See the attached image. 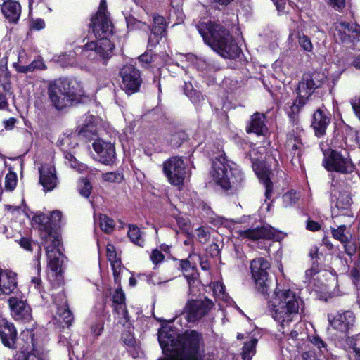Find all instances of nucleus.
Instances as JSON below:
<instances>
[{
	"mask_svg": "<svg viewBox=\"0 0 360 360\" xmlns=\"http://www.w3.org/2000/svg\"><path fill=\"white\" fill-rule=\"evenodd\" d=\"M91 27L95 34L96 41L87 42L85 45L76 49L74 52L59 56V61L63 65H72L76 63L75 53L80 52L84 58L94 59L98 56L103 60L108 59L115 48L108 39L112 31V25L107 11L106 0H101L98 11L92 18Z\"/></svg>",
	"mask_w": 360,
	"mask_h": 360,
	"instance_id": "f257e3e1",
	"label": "nucleus"
},
{
	"mask_svg": "<svg viewBox=\"0 0 360 360\" xmlns=\"http://www.w3.org/2000/svg\"><path fill=\"white\" fill-rule=\"evenodd\" d=\"M158 340L166 356L159 360H202L204 356L202 335L195 330H188L182 335L167 328L158 333Z\"/></svg>",
	"mask_w": 360,
	"mask_h": 360,
	"instance_id": "f03ea898",
	"label": "nucleus"
},
{
	"mask_svg": "<svg viewBox=\"0 0 360 360\" xmlns=\"http://www.w3.org/2000/svg\"><path fill=\"white\" fill-rule=\"evenodd\" d=\"M198 30L205 42L222 57L235 58L240 53V49L235 42L229 31L214 22L201 23Z\"/></svg>",
	"mask_w": 360,
	"mask_h": 360,
	"instance_id": "7ed1b4c3",
	"label": "nucleus"
},
{
	"mask_svg": "<svg viewBox=\"0 0 360 360\" xmlns=\"http://www.w3.org/2000/svg\"><path fill=\"white\" fill-rule=\"evenodd\" d=\"M271 302L272 316L278 323L279 330L285 333L288 331L286 329L290 324L297 319L303 302L300 297L290 290L276 292Z\"/></svg>",
	"mask_w": 360,
	"mask_h": 360,
	"instance_id": "20e7f679",
	"label": "nucleus"
},
{
	"mask_svg": "<svg viewBox=\"0 0 360 360\" xmlns=\"http://www.w3.org/2000/svg\"><path fill=\"white\" fill-rule=\"evenodd\" d=\"M48 95L54 107L63 110L78 103L84 91L76 80L59 79L49 83Z\"/></svg>",
	"mask_w": 360,
	"mask_h": 360,
	"instance_id": "39448f33",
	"label": "nucleus"
},
{
	"mask_svg": "<svg viewBox=\"0 0 360 360\" xmlns=\"http://www.w3.org/2000/svg\"><path fill=\"white\" fill-rule=\"evenodd\" d=\"M211 174L215 183L226 190L238 186L244 178L242 172L233 162L227 160L224 152L214 158Z\"/></svg>",
	"mask_w": 360,
	"mask_h": 360,
	"instance_id": "423d86ee",
	"label": "nucleus"
},
{
	"mask_svg": "<svg viewBox=\"0 0 360 360\" xmlns=\"http://www.w3.org/2000/svg\"><path fill=\"white\" fill-rule=\"evenodd\" d=\"M325 79L323 73H315L312 76L306 75L302 78L296 89L297 98L290 106V111L288 112L290 118L295 119V114L305 104L314 90L321 86Z\"/></svg>",
	"mask_w": 360,
	"mask_h": 360,
	"instance_id": "0eeeda50",
	"label": "nucleus"
},
{
	"mask_svg": "<svg viewBox=\"0 0 360 360\" xmlns=\"http://www.w3.org/2000/svg\"><path fill=\"white\" fill-rule=\"evenodd\" d=\"M61 219L62 212L58 210L52 212L49 217L39 214L32 218L34 224L38 225L41 239L46 243L51 241L53 247L60 245V240L55 228L59 224Z\"/></svg>",
	"mask_w": 360,
	"mask_h": 360,
	"instance_id": "6e6552de",
	"label": "nucleus"
},
{
	"mask_svg": "<svg viewBox=\"0 0 360 360\" xmlns=\"http://www.w3.org/2000/svg\"><path fill=\"white\" fill-rule=\"evenodd\" d=\"M249 147L251 149L247 154V157H249L255 174L265 186L266 197L269 198L272 191V183L269 179L270 172L266 167L262 155V150L263 151L264 149L263 148L261 149L256 148L255 145H250Z\"/></svg>",
	"mask_w": 360,
	"mask_h": 360,
	"instance_id": "1a4fd4ad",
	"label": "nucleus"
},
{
	"mask_svg": "<svg viewBox=\"0 0 360 360\" xmlns=\"http://www.w3.org/2000/svg\"><path fill=\"white\" fill-rule=\"evenodd\" d=\"M162 169L168 181L176 186H183L186 179L190 176L183 159L177 156L167 159L163 163Z\"/></svg>",
	"mask_w": 360,
	"mask_h": 360,
	"instance_id": "9d476101",
	"label": "nucleus"
},
{
	"mask_svg": "<svg viewBox=\"0 0 360 360\" xmlns=\"http://www.w3.org/2000/svg\"><path fill=\"white\" fill-rule=\"evenodd\" d=\"M323 164L327 170L342 174L351 173L354 169V165L347 153L342 154L334 150L325 153Z\"/></svg>",
	"mask_w": 360,
	"mask_h": 360,
	"instance_id": "9b49d317",
	"label": "nucleus"
},
{
	"mask_svg": "<svg viewBox=\"0 0 360 360\" xmlns=\"http://www.w3.org/2000/svg\"><path fill=\"white\" fill-rule=\"evenodd\" d=\"M122 88L127 94L136 92L141 86L142 79L139 71L133 65H124L120 70Z\"/></svg>",
	"mask_w": 360,
	"mask_h": 360,
	"instance_id": "f8f14e48",
	"label": "nucleus"
},
{
	"mask_svg": "<svg viewBox=\"0 0 360 360\" xmlns=\"http://www.w3.org/2000/svg\"><path fill=\"white\" fill-rule=\"evenodd\" d=\"M213 305L212 301L209 299L189 301L185 307L187 320L194 322L201 319L209 312Z\"/></svg>",
	"mask_w": 360,
	"mask_h": 360,
	"instance_id": "ddd939ff",
	"label": "nucleus"
},
{
	"mask_svg": "<svg viewBox=\"0 0 360 360\" xmlns=\"http://www.w3.org/2000/svg\"><path fill=\"white\" fill-rule=\"evenodd\" d=\"M238 235L243 239H248L252 241L259 240H270L276 236L274 229L269 225H263L261 226H251L248 229L239 230Z\"/></svg>",
	"mask_w": 360,
	"mask_h": 360,
	"instance_id": "4468645a",
	"label": "nucleus"
},
{
	"mask_svg": "<svg viewBox=\"0 0 360 360\" xmlns=\"http://www.w3.org/2000/svg\"><path fill=\"white\" fill-rule=\"evenodd\" d=\"M94 151L98 156V160L104 165L112 164L115 159V149L114 144L103 139H96L92 144Z\"/></svg>",
	"mask_w": 360,
	"mask_h": 360,
	"instance_id": "2eb2a0df",
	"label": "nucleus"
},
{
	"mask_svg": "<svg viewBox=\"0 0 360 360\" xmlns=\"http://www.w3.org/2000/svg\"><path fill=\"white\" fill-rule=\"evenodd\" d=\"M8 303L11 315L15 320L27 322L32 319L31 309L25 301L11 297Z\"/></svg>",
	"mask_w": 360,
	"mask_h": 360,
	"instance_id": "dca6fc26",
	"label": "nucleus"
},
{
	"mask_svg": "<svg viewBox=\"0 0 360 360\" xmlns=\"http://www.w3.org/2000/svg\"><path fill=\"white\" fill-rule=\"evenodd\" d=\"M0 338L5 347L15 348L17 340V330L14 325L2 319H0Z\"/></svg>",
	"mask_w": 360,
	"mask_h": 360,
	"instance_id": "f3484780",
	"label": "nucleus"
},
{
	"mask_svg": "<svg viewBox=\"0 0 360 360\" xmlns=\"http://www.w3.org/2000/svg\"><path fill=\"white\" fill-rule=\"evenodd\" d=\"M334 37L342 42L349 41L351 34L356 33L360 37V26L356 24L350 25L344 21H338L334 25Z\"/></svg>",
	"mask_w": 360,
	"mask_h": 360,
	"instance_id": "a211bd4d",
	"label": "nucleus"
},
{
	"mask_svg": "<svg viewBox=\"0 0 360 360\" xmlns=\"http://www.w3.org/2000/svg\"><path fill=\"white\" fill-rule=\"evenodd\" d=\"M39 181L44 191H52L58 182L55 167L51 164L44 165L39 169Z\"/></svg>",
	"mask_w": 360,
	"mask_h": 360,
	"instance_id": "6ab92c4d",
	"label": "nucleus"
},
{
	"mask_svg": "<svg viewBox=\"0 0 360 360\" xmlns=\"http://www.w3.org/2000/svg\"><path fill=\"white\" fill-rule=\"evenodd\" d=\"M285 150L292 159L300 158L303 151V143L301 140L300 132H290L287 135L285 141Z\"/></svg>",
	"mask_w": 360,
	"mask_h": 360,
	"instance_id": "aec40b11",
	"label": "nucleus"
},
{
	"mask_svg": "<svg viewBox=\"0 0 360 360\" xmlns=\"http://www.w3.org/2000/svg\"><path fill=\"white\" fill-rule=\"evenodd\" d=\"M17 285V274L15 272L0 269V297L13 292Z\"/></svg>",
	"mask_w": 360,
	"mask_h": 360,
	"instance_id": "412c9836",
	"label": "nucleus"
},
{
	"mask_svg": "<svg viewBox=\"0 0 360 360\" xmlns=\"http://www.w3.org/2000/svg\"><path fill=\"white\" fill-rule=\"evenodd\" d=\"M354 316L351 311H346L338 313L334 319L330 321L331 326L340 332L347 333L354 325Z\"/></svg>",
	"mask_w": 360,
	"mask_h": 360,
	"instance_id": "4be33fe9",
	"label": "nucleus"
},
{
	"mask_svg": "<svg viewBox=\"0 0 360 360\" xmlns=\"http://www.w3.org/2000/svg\"><path fill=\"white\" fill-rule=\"evenodd\" d=\"M44 245L48 259V266L51 271L57 273L60 270L63 257L60 250L58 249L59 245L53 247V243L51 241L49 243L44 242Z\"/></svg>",
	"mask_w": 360,
	"mask_h": 360,
	"instance_id": "5701e85b",
	"label": "nucleus"
},
{
	"mask_svg": "<svg viewBox=\"0 0 360 360\" xmlns=\"http://www.w3.org/2000/svg\"><path fill=\"white\" fill-rule=\"evenodd\" d=\"M1 11L9 22H16L21 14V6L17 1L4 0L1 5Z\"/></svg>",
	"mask_w": 360,
	"mask_h": 360,
	"instance_id": "b1692460",
	"label": "nucleus"
},
{
	"mask_svg": "<svg viewBox=\"0 0 360 360\" xmlns=\"http://www.w3.org/2000/svg\"><path fill=\"white\" fill-rule=\"evenodd\" d=\"M330 123V117L321 110L319 109L314 113L311 126L317 136H323Z\"/></svg>",
	"mask_w": 360,
	"mask_h": 360,
	"instance_id": "393cba45",
	"label": "nucleus"
},
{
	"mask_svg": "<svg viewBox=\"0 0 360 360\" xmlns=\"http://www.w3.org/2000/svg\"><path fill=\"white\" fill-rule=\"evenodd\" d=\"M96 118L93 115H85L83 122L78 127V134L87 139L95 135L96 134Z\"/></svg>",
	"mask_w": 360,
	"mask_h": 360,
	"instance_id": "a878e982",
	"label": "nucleus"
},
{
	"mask_svg": "<svg viewBox=\"0 0 360 360\" xmlns=\"http://www.w3.org/2000/svg\"><path fill=\"white\" fill-rule=\"evenodd\" d=\"M106 250H107L108 259L111 264V267L113 271L115 281L116 283H119L120 282V274L121 271V261L117 257V253L115 251V248L112 245L108 244L107 245Z\"/></svg>",
	"mask_w": 360,
	"mask_h": 360,
	"instance_id": "bb28decb",
	"label": "nucleus"
},
{
	"mask_svg": "<svg viewBox=\"0 0 360 360\" xmlns=\"http://www.w3.org/2000/svg\"><path fill=\"white\" fill-rule=\"evenodd\" d=\"M266 117L264 114L258 112L255 113L251 118L250 125L247 130L248 133H255L257 135H262L266 131L267 128L265 124Z\"/></svg>",
	"mask_w": 360,
	"mask_h": 360,
	"instance_id": "cd10ccee",
	"label": "nucleus"
},
{
	"mask_svg": "<svg viewBox=\"0 0 360 360\" xmlns=\"http://www.w3.org/2000/svg\"><path fill=\"white\" fill-rule=\"evenodd\" d=\"M191 256L190 255L188 259L180 261V266L184 273V276L187 280L190 291L191 290L192 283H195L196 278L195 264L191 262Z\"/></svg>",
	"mask_w": 360,
	"mask_h": 360,
	"instance_id": "c85d7f7f",
	"label": "nucleus"
},
{
	"mask_svg": "<svg viewBox=\"0 0 360 360\" xmlns=\"http://www.w3.org/2000/svg\"><path fill=\"white\" fill-rule=\"evenodd\" d=\"M269 266V262L264 258L259 257L252 260L250 269L252 276H268L266 270Z\"/></svg>",
	"mask_w": 360,
	"mask_h": 360,
	"instance_id": "c756f323",
	"label": "nucleus"
},
{
	"mask_svg": "<svg viewBox=\"0 0 360 360\" xmlns=\"http://www.w3.org/2000/svg\"><path fill=\"white\" fill-rule=\"evenodd\" d=\"M13 68L18 72L21 73H27L30 72H33L35 70H44L46 68V66L41 58H38L32 61L28 65H20L18 63H13Z\"/></svg>",
	"mask_w": 360,
	"mask_h": 360,
	"instance_id": "7c9ffc66",
	"label": "nucleus"
},
{
	"mask_svg": "<svg viewBox=\"0 0 360 360\" xmlns=\"http://www.w3.org/2000/svg\"><path fill=\"white\" fill-rule=\"evenodd\" d=\"M127 235L130 240L135 245L141 247L144 245L145 240L143 235L138 226L133 224L129 225Z\"/></svg>",
	"mask_w": 360,
	"mask_h": 360,
	"instance_id": "2f4dec72",
	"label": "nucleus"
},
{
	"mask_svg": "<svg viewBox=\"0 0 360 360\" xmlns=\"http://www.w3.org/2000/svg\"><path fill=\"white\" fill-rule=\"evenodd\" d=\"M151 32L157 37H162L164 36L165 33V20L162 16L153 15V25L151 28Z\"/></svg>",
	"mask_w": 360,
	"mask_h": 360,
	"instance_id": "473e14b6",
	"label": "nucleus"
},
{
	"mask_svg": "<svg viewBox=\"0 0 360 360\" xmlns=\"http://www.w3.org/2000/svg\"><path fill=\"white\" fill-rule=\"evenodd\" d=\"M58 145L63 152L69 151L77 145L75 136L63 134L58 140Z\"/></svg>",
	"mask_w": 360,
	"mask_h": 360,
	"instance_id": "72a5a7b5",
	"label": "nucleus"
},
{
	"mask_svg": "<svg viewBox=\"0 0 360 360\" xmlns=\"http://www.w3.org/2000/svg\"><path fill=\"white\" fill-rule=\"evenodd\" d=\"M252 278L255 280L257 290L262 295H266L270 286V281L268 278V276H252Z\"/></svg>",
	"mask_w": 360,
	"mask_h": 360,
	"instance_id": "f704fd0d",
	"label": "nucleus"
},
{
	"mask_svg": "<svg viewBox=\"0 0 360 360\" xmlns=\"http://www.w3.org/2000/svg\"><path fill=\"white\" fill-rule=\"evenodd\" d=\"M57 314L66 324L69 325L71 323L73 318L65 300L58 307Z\"/></svg>",
	"mask_w": 360,
	"mask_h": 360,
	"instance_id": "c9c22d12",
	"label": "nucleus"
},
{
	"mask_svg": "<svg viewBox=\"0 0 360 360\" xmlns=\"http://www.w3.org/2000/svg\"><path fill=\"white\" fill-rule=\"evenodd\" d=\"M257 342V339H252L248 342H246L243 347V359L250 360L253 355L255 354V347Z\"/></svg>",
	"mask_w": 360,
	"mask_h": 360,
	"instance_id": "e433bc0d",
	"label": "nucleus"
},
{
	"mask_svg": "<svg viewBox=\"0 0 360 360\" xmlns=\"http://www.w3.org/2000/svg\"><path fill=\"white\" fill-rule=\"evenodd\" d=\"M100 227L106 233H110L115 227V221L109 217L101 214L99 217Z\"/></svg>",
	"mask_w": 360,
	"mask_h": 360,
	"instance_id": "4c0bfd02",
	"label": "nucleus"
},
{
	"mask_svg": "<svg viewBox=\"0 0 360 360\" xmlns=\"http://www.w3.org/2000/svg\"><path fill=\"white\" fill-rule=\"evenodd\" d=\"M300 195L299 193L290 191L283 195V202L285 207H290L295 205L299 200Z\"/></svg>",
	"mask_w": 360,
	"mask_h": 360,
	"instance_id": "58836bf2",
	"label": "nucleus"
},
{
	"mask_svg": "<svg viewBox=\"0 0 360 360\" xmlns=\"http://www.w3.org/2000/svg\"><path fill=\"white\" fill-rule=\"evenodd\" d=\"M297 38L300 47L304 51L307 52H311L313 51L314 46L309 37L299 32Z\"/></svg>",
	"mask_w": 360,
	"mask_h": 360,
	"instance_id": "ea45409f",
	"label": "nucleus"
},
{
	"mask_svg": "<svg viewBox=\"0 0 360 360\" xmlns=\"http://www.w3.org/2000/svg\"><path fill=\"white\" fill-rule=\"evenodd\" d=\"M345 229L346 226L341 225L339 226L337 229H333L332 230L333 237L335 239L339 240L342 244L349 242L348 237L345 234Z\"/></svg>",
	"mask_w": 360,
	"mask_h": 360,
	"instance_id": "a19ab883",
	"label": "nucleus"
},
{
	"mask_svg": "<svg viewBox=\"0 0 360 360\" xmlns=\"http://www.w3.org/2000/svg\"><path fill=\"white\" fill-rule=\"evenodd\" d=\"M113 302L120 305V309H122L123 314H127V310L124 306L125 295L121 289H117L112 296Z\"/></svg>",
	"mask_w": 360,
	"mask_h": 360,
	"instance_id": "79ce46f5",
	"label": "nucleus"
},
{
	"mask_svg": "<svg viewBox=\"0 0 360 360\" xmlns=\"http://www.w3.org/2000/svg\"><path fill=\"white\" fill-rule=\"evenodd\" d=\"M17 184V175L13 172H9L5 177V188L13 191Z\"/></svg>",
	"mask_w": 360,
	"mask_h": 360,
	"instance_id": "37998d69",
	"label": "nucleus"
},
{
	"mask_svg": "<svg viewBox=\"0 0 360 360\" xmlns=\"http://www.w3.org/2000/svg\"><path fill=\"white\" fill-rule=\"evenodd\" d=\"M186 139V135L184 132H176L171 134L170 138L168 139L169 144L173 147L179 146L184 140Z\"/></svg>",
	"mask_w": 360,
	"mask_h": 360,
	"instance_id": "c03bdc74",
	"label": "nucleus"
},
{
	"mask_svg": "<svg viewBox=\"0 0 360 360\" xmlns=\"http://www.w3.org/2000/svg\"><path fill=\"white\" fill-rule=\"evenodd\" d=\"M64 153L65 159L67 160V163L72 168L77 169L79 171L82 170L84 167L83 165H81L79 162H77L75 156L70 152L65 151Z\"/></svg>",
	"mask_w": 360,
	"mask_h": 360,
	"instance_id": "a18cd8bd",
	"label": "nucleus"
},
{
	"mask_svg": "<svg viewBox=\"0 0 360 360\" xmlns=\"http://www.w3.org/2000/svg\"><path fill=\"white\" fill-rule=\"evenodd\" d=\"M91 189H92L91 184L87 180L82 179L80 181V184L79 186V193L82 196H84L85 198L89 197V195L91 193Z\"/></svg>",
	"mask_w": 360,
	"mask_h": 360,
	"instance_id": "49530a36",
	"label": "nucleus"
},
{
	"mask_svg": "<svg viewBox=\"0 0 360 360\" xmlns=\"http://www.w3.org/2000/svg\"><path fill=\"white\" fill-rule=\"evenodd\" d=\"M320 273L319 264L316 262H313L311 267L307 270L305 272V276L307 281L311 283L312 280L315 279L317 274Z\"/></svg>",
	"mask_w": 360,
	"mask_h": 360,
	"instance_id": "de8ad7c7",
	"label": "nucleus"
},
{
	"mask_svg": "<svg viewBox=\"0 0 360 360\" xmlns=\"http://www.w3.org/2000/svg\"><path fill=\"white\" fill-rule=\"evenodd\" d=\"M351 198L347 194H340L337 198L336 207L338 209H347L351 204Z\"/></svg>",
	"mask_w": 360,
	"mask_h": 360,
	"instance_id": "09e8293b",
	"label": "nucleus"
},
{
	"mask_svg": "<svg viewBox=\"0 0 360 360\" xmlns=\"http://www.w3.org/2000/svg\"><path fill=\"white\" fill-rule=\"evenodd\" d=\"M102 178L105 181L120 182L123 179V176L121 173L111 172L103 174Z\"/></svg>",
	"mask_w": 360,
	"mask_h": 360,
	"instance_id": "8fccbe9b",
	"label": "nucleus"
},
{
	"mask_svg": "<svg viewBox=\"0 0 360 360\" xmlns=\"http://www.w3.org/2000/svg\"><path fill=\"white\" fill-rule=\"evenodd\" d=\"M213 293L219 298L224 300L226 297L225 294V288L223 283L215 282L212 286Z\"/></svg>",
	"mask_w": 360,
	"mask_h": 360,
	"instance_id": "3c124183",
	"label": "nucleus"
},
{
	"mask_svg": "<svg viewBox=\"0 0 360 360\" xmlns=\"http://www.w3.org/2000/svg\"><path fill=\"white\" fill-rule=\"evenodd\" d=\"M150 259L153 264L157 265L164 261L165 256L160 250L155 249L152 251Z\"/></svg>",
	"mask_w": 360,
	"mask_h": 360,
	"instance_id": "603ef678",
	"label": "nucleus"
},
{
	"mask_svg": "<svg viewBox=\"0 0 360 360\" xmlns=\"http://www.w3.org/2000/svg\"><path fill=\"white\" fill-rule=\"evenodd\" d=\"M196 235L198 240L202 243H205L209 239V233L204 226L198 228Z\"/></svg>",
	"mask_w": 360,
	"mask_h": 360,
	"instance_id": "864d4df0",
	"label": "nucleus"
},
{
	"mask_svg": "<svg viewBox=\"0 0 360 360\" xmlns=\"http://www.w3.org/2000/svg\"><path fill=\"white\" fill-rule=\"evenodd\" d=\"M16 359L17 360H44L40 355L36 354L34 352H30L28 354L21 352L20 354H18Z\"/></svg>",
	"mask_w": 360,
	"mask_h": 360,
	"instance_id": "5fc2aeb1",
	"label": "nucleus"
},
{
	"mask_svg": "<svg viewBox=\"0 0 360 360\" xmlns=\"http://www.w3.org/2000/svg\"><path fill=\"white\" fill-rule=\"evenodd\" d=\"M349 102L355 115L360 121V96L352 98Z\"/></svg>",
	"mask_w": 360,
	"mask_h": 360,
	"instance_id": "6e6d98bb",
	"label": "nucleus"
},
{
	"mask_svg": "<svg viewBox=\"0 0 360 360\" xmlns=\"http://www.w3.org/2000/svg\"><path fill=\"white\" fill-rule=\"evenodd\" d=\"M18 244L21 248L27 251H32L33 245H35V243L32 241L30 238L22 237L18 240Z\"/></svg>",
	"mask_w": 360,
	"mask_h": 360,
	"instance_id": "4d7b16f0",
	"label": "nucleus"
},
{
	"mask_svg": "<svg viewBox=\"0 0 360 360\" xmlns=\"http://www.w3.org/2000/svg\"><path fill=\"white\" fill-rule=\"evenodd\" d=\"M103 329V324L101 322L95 323L91 326V333L94 336H99Z\"/></svg>",
	"mask_w": 360,
	"mask_h": 360,
	"instance_id": "13d9d810",
	"label": "nucleus"
},
{
	"mask_svg": "<svg viewBox=\"0 0 360 360\" xmlns=\"http://www.w3.org/2000/svg\"><path fill=\"white\" fill-rule=\"evenodd\" d=\"M311 342L315 345L321 351V352H323L324 350H326V343L323 341V340L319 338V336H314L311 340Z\"/></svg>",
	"mask_w": 360,
	"mask_h": 360,
	"instance_id": "bf43d9fd",
	"label": "nucleus"
},
{
	"mask_svg": "<svg viewBox=\"0 0 360 360\" xmlns=\"http://www.w3.org/2000/svg\"><path fill=\"white\" fill-rule=\"evenodd\" d=\"M177 224L180 229L184 231H188L190 229L189 221L186 219L179 217L177 219Z\"/></svg>",
	"mask_w": 360,
	"mask_h": 360,
	"instance_id": "052dcab7",
	"label": "nucleus"
},
{
	"mask_svg": "<svg viewBox=\"0 0 360 360\" xmlns=\"http://www.w3.org/2000/svg\"><path fill=\"white\" fill-rule=\"evenodd\" d=\"M330 5L336 10H340L345 7V0H328Z\"/></svg>",
	"mask_w": 360,
	"mask_h": 360,
	"instance_id": "680f3d73",
	"label": "nucleus"
},
{
	"mask_svg": "<svg viewBox=\"0 0 360 360\" xmlns=\"http://www.w3.org/2000/svg\"><path fill=\"white\" fill-rule=\"evenodd\" d=\"M344 247H345V252L348 255L352 256L355 254L356 245L354 243H348V242H347L344 244Z\"/></svg>",
	"mask_w": 360,
	"mask_h": 360,
	"instance_id": "e2e57ef3",
	"label": "nucleus"
},
{
	"mask_svg": "<svg viewBox=\"0 0 360 360\" xmlns=\"http://www.w3.org/2000/svg\"><path fill=\"white\" fill-rule=\"evenodd\" d=\"M45 27L44 20L42 19H36L32 22V28L36 30H40Z\"/></svg>",
	"mask_w": 360,
	"mask_h": 360,
	"instance_id": "0e129e2a",
	"label": "nucleus"
},
{
	"mask_svg": "<svg viewBox=\"0 0 360 360\" xmlns=\"http://www.w3.org/2000/svg\"><path fill=\"white\" fill-rule=\"evenodd\" d=\"M139 59L140 62L147 64L151 63L153 60V56L150 53L146 52L140 56Z\"/></svg>",
	"mask_w": 360,
	"mask_h": 360,
	"instance_id": "69168bd1",
	"label": "nucleus"
},
{
	"mask_svg": "<svg viewBox=\"0 0 360 360\" xmlns=\"http://www.w3.org/2000/svg\"><path fill=\"white\" fill-rule=\"evenodd\" d=\"M27 53L23 50L20 51L18 53V61L16 63H18L20 65H23L22 64L27 63Z\"/></svg>",
	"mask_w": 360,
	"mask_h": 360,
	"instance_id": "338daca9",
	"label": "nucleus"
},
{
	"mask_svg": "<svg viewBox=\"0 0 360 360\" xmlns=\"http://www.w3.org/2000/svg\"><path fill=\"white\" fill-rule=\"evenodd\" d=\"M321 228V226L319 223L314 221H308L307 224V229L308 230L312 231H316L319 230Z\"/></svg>",
	"mask_w": 360,
	"mask_h": 360,
	"instance_id": "774afa93",
	"label": "nucleus"
}]
</instances>
